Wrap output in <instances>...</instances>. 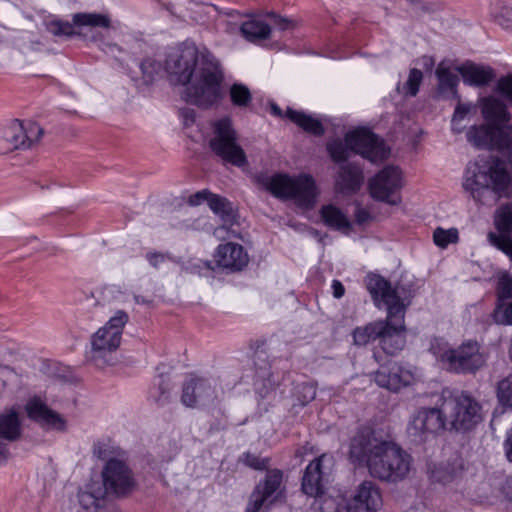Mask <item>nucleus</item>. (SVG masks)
I'll return each instance as SVG.
<instances>
[{
  "label": "nucleus",
  "mask_w": 512,
  "mask_h": 512,
  "mask_svg": "<svg viewBox=\"0 0 512 512\" xmlns=\"http://www.w3.org/2000/svg\"><path fill=\"white\" fill-rule=\"evenodd\" d=\"M97 486H100V481H92L85 490L79 491L78 501L83 509L100 511L105 508L109 497L106 493H98Z\"/></svg>",
  "instance_id": "28"
},
{
  "label": "nucleus",
  "mask_w": 512,
  "mask_h": 512,
  "mask_svg": "<svg viewBox=\"0 0 512 512\" xmlns=\"http://www.w3.org/2000/svg\"><path fill=\"white\" fill-rule=\"evenodd\" d=\"M327 151L336 163L345 162L351 152L360 154L373 163L384 161L390 154L382 139L363 128L347 133L345 142L338 139L328 142Z\"/></svg>",
  "instance_id": "5"
},
{
  "label": "nucleus",
  "mask_w": 512,
  "mask_h": 512,
  "mask_svg": "<svg viewBox=\"0 0 512 512\" xmlns=\"http://www.w3.org/2000/svg\"><path fill=\"white\" fill-rule=\"evenodd\" d=\"M320 215L325 225L332 229L349 230L351 227L348 218L334 205L323 206Z\"/></svg>",
  "instance_id": "31"
},
{
  "label": "nucleus",
  "mask_w": 512,
  "mask_h": 512,
  "mask_svg": "<svg viewBox=\"0 0 512 512\" xmlns=\"http://www.w3.org/2000/svg\"><path fill=\"white\" fill-rule=\"evenodd\" d=\"M268 189L281 199L292 200L298 207L312 208L319 194L315 180L308 174L291 177L278 174L271 178Z\"/></svg>",
  "instance_id": "9"
},
{
  "label": "nucleus",
  "mask_w": 512,
  "mask_h": 512,
  "mask_svg": "<svg viewBox=\"0 0 512 512\" xmlns=\"http://www.w3.org/2000/svg\"><path fill=\"white\" fill-rule=\"evenodd\" d=\"M230 99L235 106L245 107L252 100V94L250 90L243 84L235 83L231 86Z\"/></svg>",
  "instance_id": "39"
},
{
  "label": "nucleus",
  "mask_w": 512,
  "mask_h": 512,
  "mask_svg": "<svg viewBox=\"0 0 512 512\" xmlns=\"http://www.w3.org/2000/svg\"><path fill=\"white\" fill-rule=\"evenodd\" d=\"M495 21L503 28L512 30V7L502 5L494 14Z\"/></svg>",
  "instance_id": "47"
},
{
  "label": "nucleus",
  "mask_w": 512,
  "mask_h": 512,
  "mask_svg": "<svg viewBox=\"0 0 512 512\" xmlns=\"http://www.w3.org/2000/svg\"><path fill=\"white\" fill-rule=\"evenodd\" d=\"M348 457L351 463L366 466L372 477L389 483L406 479L413 462L400 445L370 427L360 428L350 439Z\"/></svg>",
  "instance_id": "2"
},
{
  "label": "nucleus",
  "mask_w": 512,
  "mask_h": 512,
  "mask_svg": "<svg viewBox=\"0 0 512 512\" xmlns=\"http://www.w3.org/2000/svg\"><path fill=\"white\" fill-rule=\"evenodd\" d=\"M312 450V447H309L308 444L301 447L300 449L296 450L295 452V455L297 457H302L304 455V453H306L307 451H311Z\"/></svg>",
  "instance_id": "61"
},
{
  "label": "nucleus",
  "mask_w": 512,
  "mask_h": 512,
  "mask_svg": "<svg viewBox=\"0 0 512 512\" xmlns=\"http://www.w3.org/2000/svg\"><path fill=\"white\" fill-rule=\"evenodd\" d=\"M165 70L172 84L187 85L184 98L190 104L208 109L222 97L223 70L207 50L183 43L168 54Z\"/></svg>",
  "instance_id": "1"
},
{
  "label": "nucleus",
  "mask_w": 512,
  "mask_h": 512,
  "mask_svg": "<svg viewBox=\"0 0 512 512\" xmlns=\"http://www.w3.org/2000/svg\"><path fill=\"white\" fill-rule=\"evenodd\" d=\"M369 218V213L365 210H359L356 214V220L358 223H364Z\"/></svg>",
  "instance_id": "59"
},
{
  "label": "nucleus",
  "mask_w": 512,
  "mask_h": 512,
  "mask_svg": "<svg viewBox=\"0 0 512 512\" xmlns=\"http://www.w3.org/2000/svg\"><path fill=\"white\" fill-rule=\"evenodd\" d=\"M456 477V470L449 469L448 466L440 465L431 471V478L433 481L439 483H449Z\"/></svg>",
  "instance_id": "44"
},
{
  "label": "nucleus",
  "mask_w": 512,
  "mask_h": 512,
  "mask_svg": "<svg viewBox=\"0 0 512 512\" xmlns=\"http://www.w3.org/2000/svg\"><path fill=\"white\" fill-rule=\"evenodd\" d=\"M171 384L168 378L160 376L156 393H152L151 397L154 398L155 402L159 405H165L170 399Z\"/></svg>",
  "instance_id": "42"
},
{
  "label": "nucleus",
  "mask_w": 512,
  "mask_h": 512,
  "mask_svg": "<svg viewBox=\"0 0 512 512\" xmlns=\"http://www.w3.org/2000/svg\"><path fill=\"white\" fill-rule=\"evenodd\" d=\"M46 30L56 37H72L76 35L74 24L68 21L53 19L45 22Z\"/></svg>",
  "instance_id": "37"
},
{
  "label": "nucleus",
  "mask_w": 512,
  "mask_h": 512,
  "mask_svg": "<svg viewBox=\"0 0 512 512\" xmlns=\"http://www.w3.org/2000/svg\"><path fill=\"white\" fill-rule=\"evenodd\" d=\"M435 74L438 78L439 90L442 92L449 91L454 96H457V85L459 82L458 76L452 73L444 62H441L438 65Z\"/></svg>",
  "instance_id": "34"
},
{
  "label": "nucleus",
  "mask_w": 512,
  "mask_h": 512,
  "mask_svg": "<svg viewBox=\"0 0 512 512\" xmlns=\"http://www.w3.org/2000/svg\"><path fill=\"white\" fill-rule=\"evenodd\" d=\"M209 148L223 164L238 168L248 164L246 153L238 141V133L229 117L211 123Z\"/></svg>",
  "instance_id": "7"
},
{
  "label": "nucleus",
  "mask_w": 512,
  "mask_h": 512,
  "mask_svg": "<svg viewBox=\"0 0 512 512\" xmlns=\"http://www.w3.org/2000/svg\"><path fill=\"white\" fill-rule=\"evenodd\" d=\"M412 380V373L396 362L383 365L374 373L375 383L392 392H398L407 387Z\"/></svg>",
  "instance_id": "17"
},
{
  "label": "nucleus",
  "mask_w": 512,
  "mask_h": 512,
  "mask_svg": "<svg viewBox=\"0 0 512 512\" xmlns=\"http://www.w3.org/2000/svg\"><path fill=\"white\" fill-rule=\"evenodd\" d=\"M22 427L19 413L14 409L0 413V438L9 442L21 437Z\"/></svg>",
  "instance_id": "27"
},
{
  "label": "nucleus",
  "mask_w": 512,
  "mask_h": 512,
  "mask_svg": "<svg viewBox=\"0 0 512 512\" xmlns=\"http://www.w3.org/2000/svg\"><path fill=\"white\" fill-rule=\"evenodd\" d=\"M93 454L106 462L112 458H118V453L109 442H97L93 447Z\"/></svg>",
  "instance_id": "43"
},
{
  "label": "nucleus",
  "mask_w": 512,
  "mask_h": 512,
  "mask_svg": "<svg viewBox=\"0 0 512 512\" xmlns=\"http://www.w3.org/2000/svg\"><path fill=\"white\" fill-rule=\"evenodd\" d=\"M214 257L217 266L229 272L242 271L249 262V257L243 247L233 242L219 245Z\"/></svg>",
  "instance_id": "18"
},
{
  "label": "nucleus",
  "mask_w": 512,
  "mask_h": 512,
  "mask_svg": "<svg viewBox=\"0 0 512 512\" xmlns=\"http://www.w3.org/2000/svg\"><path fill=\"white\" fill-rule=\"evenodd\" d=\"M506 164L499 158H491L484 165L473 164L467 169L464 189L474 200L486 203L488 199L496 201L509 184Z\"/></svg>",
  "instance_id": "4"
},
{
  "label": "nucleus",
  "mask_w": 512,
  "mask_h": 512,
  "mask_svg": "<svg viewBox=\"0 0 512 512\" xmlns=\"http://www.w3.org/2000/svg\"><path fill=\"white\" fill-rule=\"evenodd\" d=\"M73 24L76 26H91L109 28L110 19L107 15L97 13H76L73 15Z\"/></svg>",
  "instance_id": "35"
},
{
  "label": "nucleus",
  "mask_w": 512,
  "mask_h": 512,
  "mask_svg": "<svg viewBox=\"0 0 512 512\" xmlns=\"http://www.w3.org/2000/svg\"><path fill=\"white\" fill-rule=\"evenodd\" d=\"M128 319V314L119 310L92 336L88 358L94 365L103 368L114 362V353L120 346L123 328Z\"/></svg>",
  "instance_id": "6"
},
{
  "label": "nucleus",
  "mask_w": 512,
  "mask_h": 512,
  "mask_svg": "<svg viewBox=\"0 0 512 512\" xmlns=\"http://www.w3.org/2000/svg\"><path fill=\"white\" fill-rule=\"evenodd\" d=\"M471 109H472L471 105L458 104L455 109V112L453 114V117H452L453 122L454 123H458V121L464 122L465 118L468 116Z\"/></svg>",
  "instance_id": "52"
},
{
  "label": "nucleus",
  "mask_w": 512,
  "mask_h": 512,
  "mask_svg": "<svg viewBox=\"0 0 512 512\" xmlns=\"http://www.w3.org/2000/svg\"><path fill=\"white\" fill-rule=\"evenodd\" d=\"M465 127H466V124L461 121H458V123H454L452 121V130L454 133H457V134L461 133L465 129Z\"/></svg>",
  "instance_id": "60"
},
{
  "label": "nucleus",
  "mask_w": 512,
  "mask_h": 512,
  "mask_svg": "<svg viewBox=\"0 0 512 512\" xmlns=\"http://www.w3.org/2000/svg\"><path fill=\"white\" fill-rule=\"evenodd\" d=\"M308 233L314 238H318L319 240L321 239L319 232L314 228H309Z\"/></svg>",
  "instance_id": "64"
},
{
  "label": "nucleus",
  "mask_w": 512,
  "mask_h": 512,
  "mask_svg": "<svg viewBox=\"0 0 512 512\" xmlns=\"http://www.w3.org/2000/svg\"><path fill=\"white\" fill-rule=\"evenodd\" d=\"M494 226L498 233H488L489 243L512 261V203L502 205L495 211Z\"/></svg>",
  "instance_id": "16"
},
{
  "label": "nucleus",
  "mask_w": 512,
  "mask_h": 512,
  "mask_svg": "<svg viewBox=\"0 0 512 512\" xmlns=\"http://www.w3.org/2000/svg\"><path fill=\"white\" fill-rule=\"evenodd\" d=\"M364 180L361 168L352 163L340 165L339 172L335 180V187L342 193L356 192Z\"/></svg>",
  "instance_id": "23"
},
{
  "label": "nucleus",
  "mask_w": 512,
  "mask_h": 512,
  "mask_svg": "<svg viewBox=\"0 0 512 512\" xmlns=\"http://www.w3.org/2000/svg\"><path fill=\"white\" fill-rule=\"evenodd\" d=\"M465 83L474 86L487 85L495 78L492 68L476 65L474 63H465L457 68Z\"/></svg>",
  "instance_id": "25"
},
{
  "label": "nucleus",
  "mask_w": 512,
  "mask_h": 512,
  "mask_svg": "<svg viewBox=\"0 0 512 512\" xmlns=\"http://www.w3.org/2000/svg\"><path fill=\"white\" fill-rule=\"evenodd\" d=\"M458 240L459 233L456 228L443 229L437 227L433 232V241L440 248H446L449 244L457 243Z\"/></svg>",
  "instance_id": "38"
},
{
  "label": "nucleus",
  "mask_w": 512,
  "mask_h": 512,
  "mask_svg": "<svg viewBox=\"0 0 512 512\" xmlns=\"http://www.w3.org/2000/svg\"><path fill=\"white\" fill-rule=\"evenodd\" d=\"M333 296L340 299L345 294V288L339 280H333L332 282Z\"/></svg>",
  "instance_id": "54"
},
{
  "label": "nucleus",
  "mask_w": 512,
  "mask_h": 512,
  "mask_svg": "<svg viewBox=\"0 0 512 512\" xmlns=\"http://www.w3.org/2000/svg\"><path fill=\"white\" fill-rule=\"evenodd\" d=\"M101 478L100 486H97L98 493H106L112 499L127 498L137 487L133 470L120 458H112L105 463Z\"/></svg>",
  "instance_id": "10"
},
{
  "label": "nucleus",
  "mask_w": 512,
  "mask_h": 512,
  "mask_svg": "<svg viewBox=\"0 0 512 512\" xmlns=\"http://www.w3.org/2000/svg\"><path fill=\"white\" fill-rule=\"evenodd\" d=\"M44 134V130L35 122H30L26 127H24V132L21 134L23 137H26L27 147L30 148L31 145L38 141L42 135Z\"/></svg>",
  "instance_id": "46"
},
{
  "label": "nucleus",
  "mask_w": 512,
  "mask_h": 512,
  "mask_svg": "<svg viewBox=\"0 0 512 512\" xmlns=\"http://www.w3.org/2000/svg\"><path fill=\"white\" fill-rule=\"evenodd\" d=\"M442 412L449 429L457 432L470 431L483 420L481 404L465 391L443 397Z\"/></svg>",
  "instance_id": "8"
},
{
  "label": "nucleus",
  "mask_w": 512,
  "mask_h": 512,
  "mask_svg": "<svg viewBox=\"0 0 512 512\" xmlns=\"http://www.w3.org/2000/svg\"><path fill=\"white\" fill-rule=\"evenodd\" d=\"M381 505V494L371 481L362 482L347 504V512H375Z\"/></svg>",
  "instance_id": "19"
},
{
  "label": "nucleus",
  "mask_w": 512,
  "mask_h": 512,
  "mask_svg": "<svg viewBox=\"0 0 512 512\" xmlns=\"http://www.w3.org/2000/svg\"><path fill=\"white\" fill-rule=\"evenodd\" d=\"M325 457V454L316 457L305 469L301 487L302 491L310 497H317L324 493L322 462Z\"/></svg>",
  "instance_id": "22"
},
{
  "label": "nucleus",
  "mask_w": 512,
  "mask_h": 512,
  "mask_svg": "<svg viewBox=\"0 0 512 512\" xmlns=\"http://www.w3.org/2000/svg\"><path fill=\"white\" fill-rule=\"evenodd\" d=\"M366 287L376 306L383 302L387 307V318L382 320L383 331L379 334V344L388 355H395L405 346V305L398 295L397 288L383 277L367 276Z\"/></svg>",
  "instance_id": "3"
},
{
  "label": "nucleus",
  "mask_w": 512,
  "mask_h": 512,
  "mask_svg": "<svg viewBox=\"0 0 512 512\" xmlns=\"http://www.w3.org/2000/svg\"><path fill=\"white\" fill-rule=\"evenodd\" d=\"M9 457L10 452L7 444L0 442V463L7 461Z\"/></svg>",
  "instance_id": "56"
},
{
  "label": "nucleus",
  "mask_w": 512,
  "mask_h": 512,
  "mask_svg": "<svg viewBox=\"0 0 512 512\" xmlns=\"http://www.w3.org/2000/svg\"><path fill=\"white\" fill-rule=\"evenodd\" d=\"M134 299H135L136 303H138V304H149L150 303V300H147L146 298H144L143 296H140V295H135Z\"/></svg>",
  "instance_id": "63"
},
{
  "label": "nucleus",
  "mask_w": 512,
  "mask_h": 512,
  "mask_svg": "<svg viewBox=\"0 0 512 512\" xmlns=\"http://www.w3.org/2000/svg\"><path fill=\"white\" fill-rule=\"evenodd\" d=\"M481 111L485 120L495 127H500L501 124L508 122L510 119L505 104L494 97L481 100Z\"/></svg>",
  "instance_id": "26"
},
{
  "label": "nucleus",
  "mask_w": 512,
  "mask_h": 512,
  "mask_svg": "<svg viewBox=\"0 0 512 512\" xmlns=\"http://www.w3.org/2000/svg\"><path fill=\"white\" fill-rule=\"evenodd\" d=\"M259 17L260 14L258 13V46H263L260 44V41L267 39L273 28L285 30L289 25V21L287 19L282 18L273 12L268 13L265 20H260Z\"/></svg>",
  "instance_id": "32"
},
{
  "label": "nucleus",
  "mask_w": 512,
  "mask_h": 512,
  "mask_svg": "<svg viewBox=\"0 0 512 512\" xmlns=\"http://www.w3.org/2000/svg\"><path fill=\"white\" fill-rule=\"evenodd\" d=\"M383 329L382 320L370 322L365 326L356 327L352 331L353 344L356 346H366L371 341L378 339V336Z\"/></svg>",
  "instance_id": "30"
},
{
  "label": "nucleus",
  "mask_w": 512,
  "mask_h": 512,
  "mask_svg": "<svg viewBox=\"0 0 512 512\" xmlns=\"http://www.w3.org/2000/svg\"><path fill=\"white\" fill-rule=\"evenodd\" d=\"M255 494L256 489H254V491L251 493L246 512H256V500L253 499Z\"/></svg>",
  "instance_id": "57"
},
{
  "label": "nucleus",
  "mask_w": 512,
  "mask_h": 512,
  "mask_svg": "<svg viewBox=\"0 0 512 512\" xmlns=\"http://www.w3.org/2000/svg\"><path fill=\"white\" fill-rule=\"evenodd\" d=\"M24 132V126L18 120H15L6 132L5 141L11 144V147L0 146L1 153H7L13 149H27L26 137L21 134Z\"/></svg>",
  "instance_id": "33"
},
{
  "label": "nucleus",
  "mask_w": 512,
  "mask_h": 512,
  "mask_svg": "<svg viewBox=\"0 0 512 512\" xmlns=\"http://www.w3.org/2000/svg\"><path fill=\"white\" fill-rule=\"evenodd\" d=\"M439 359L448 371L457 374H474L487 362V354L475 340H467L456 348L445 350Z\"/></svg>",
  "instance_id": "11"
},
{
  "label": "nucleus",
  "mask_w": 512,
  "mask_h": 512,
  "mask_svg": "<svg viewBox=\"0 0 512 512\" xmlns=\"http://www.w3.org/2000/svg\"><path fill=\"white\" fill-rule=\"evenodd\" d=\"M505 453L507 459L512 462V428L511 431L508 433L507 438L504 443Z\"/></svg>",
  "instance_id": "55"
},
{
  "label": "nucleus",
  "mask_w": 512,
  "mask_h": 512,
  "mask_svg": "<svg viewBox=\"0 0 512 512\" xmlns=\"http://www.w3.org/2000/svg\"><path fill=\"white\" fill-rule=\"evenodd\" d=\"M212 192H210L209 190L207 189H204V190H201V191H198L192 195H190L187 199V203L190 205V206H198L200 204H202L203 202H209V199L210 197L212 196Z\"/></svg>",
  "instance_id": "49"
},
{
  "label": "nucleus",
  "mask_w": 512,
  "mask_h": 512,
  "mask_svg": "<svg viewBox=\"0 0 512 512\" xmlns=\"http://www.w3.org/2000/svg\"><path fill=\"white\" fill-rule=\"evenodd\" d=\"M403 187L402 172L397 166H386L368 182L369 192L372 198L397 205L401 202L394 194Z\"/></svg>",
  "instance_id": "13"
},
{
  "label": "nucleus",
  "mask_w": 512,
  "mask_h": 512,
  "mask_svg": "<svg viewBox=\"0 0 512 512\" xmlns=\"http://www.w3.org/2000/svg\"><path fill=\"white\" fill-rule=\"evenodd\" d=\"M146 259L152 267L158 268L167 259H170V257L167 253L150 251L146 254Z\"/></svg>",
  "instance_id": "50"
},
{
  "label": "nucleus",
  "mask_w": 512,
  "mask_h": 512,
  "mask_svg": "<svg viewBox=\"0 0 512 512\" xmlns=\"http://www.w3.org/2000/svg\"><path fill=\"white\" fill-rule=\"evenodd\" d=\"M241 35L249 42H256V21L251 19L249 21L242 22L239 26H235Z\"/></svg>",
  "instance_id": "48"
},
{
  "label": "nucleus",
  "mask_w": 512,
  "mask_h": 512,
  "mask_svg": "<svg viewBox=\"0 0 512 512\" xmlns=\"http://www.w3.org/2000/svg\"><path fill=\"white\" fill-rule=\"evenodd\" d=\"M512 162V126H503L498 129L496 148Z\"/></svg>",
  "instance_id": "36"
},
{
  "label": "nucleus",
  "mask_w": 512,
  "mask_h": 512,
  "mask_svg": "<svg viewBox=\"0 0 512 512\" xmlns=\"http://www.w3.org/2000/svg\"><path fill=\"white\" fill-rule=\"evenodd\" d=\"M445 429H447V422L445 414L442 412V403L438 407L418 409L407 428L411 436L420 439L427 434H435Z\"/></svg>",
  "instance_id": "14"
},
{
  "label": "nucleus",
  "mask_w": 512,
  "mask_h": 512,
  "mask_svg": "<svg viewBox=\"0 0 512 512\" xmlns=\"http://www.w3.org/2000/svg\"><path fill=\"white\" fill-rule=\"evenodd\" d=\"M499 309L501 310L500 322L512 325V303L502 304Z\"/></svg>",
  "instance_id": "53"
},
{
  "label": "nucleus",
  "mask_w": 512,
  "mask_h": 512,
  "mask_svg": "<svg viewBox=\"0 0 512 512\" xmlns=\"http://www.w3.org/2000/svg\"><path fill=\"white\" fill-rule=\"evenodd\" d=\"M215 385L204 378H191L183 383L181 403L189 408L213 404L217 399Z\"/></svg>",
  "instance_id": "15"
},
{
  "label": "nucleus",
  "mask_w": 512,
  "mask_h": 512,
  "mask_svg": "<svg viewBox=\"0 0 512 512\" xmlns=\"http://www.w3.org/2000/svg\"><path fill=\"white\" fill-rule=\"evenodd\" d=\"M499 127L491 124L474 125L469 128L466 137L469 143L479 149H495Z\"/></svg>",
  "instance_id": "24"
},
{
  "label": "nucleus",
  "mask_w": 512,
  "mask_h": 512,
  "mask_svg": "<svg viewBox=\"0 0 512 512\" xmlns=\"http://www.w3.org/2000/svg\"><path fill=\"white\" fill-rule=\"evenodd\" d=\"M497 294L500 300L512 298V277L508 273L499 276Z\"/></svg>",
  "instance_id": "45"
},
{
  "label": "nucleus",
  "mask_w": 512,
  "mask_h": 512,
  "mask_svg": "<svg viewBox=\"0 0 512 512\" xmlns=\"http://www.w3.org/2000/svg\"><path fill=\"white\" fill-rule=\"evenodd\" d=\"M27 415L33 421L48 429L65 431L66 420L56 411L50 409L40 399H32L26 405Z\"/></svg>",
  "instance_id": "20"
},
{
  "label": "nucleus",
  "mask_w": 512,
  "mask_h": 512,
  "mask_svg": "<svg viewBox=\"0 0 512 512\" xmlns=\"http://www.w3.org/2000/svg\"><path fill=\"white\" fill-rule=\"evenodd\" d=\"M268 466L269 459L258 460V472L264 471L258 484V512L285 500L283 472L279 469H268Z\"/></svg>",
  "instance_id": "12"
},
{
  "label": "nucleus",
  "mask_w": 512,
  "mask_h": 512,
  "mask_svg": "<svg viewBox=\"0 0 512 512\" xmlns=\"http://www.w3.org/2000/svg\"><path fill=\"white\" fill-rule=\"evenodd\" d=\"M42 46H43V44H42L41 41L35 40V41H30V44H29L28 48L31 49V50H37V49H39Z\"/></svg>",
  "instance_id": "62"
},
{
  "label": "nucleus",
  "mask_w": 512,
  "mask_h": 512,
  "mask_svg": "<svg viewBox=\"0 0 512 512\" xmlns=\"http://www.w3.org/2000/svg\"><path fill=\"white\" fill-rule=\"evenodd\" d=\"M286 116L305 132L311 133L315 136H320L324 133L322 123L310 115L288 108Z\"/></svg>",
  "instance_id": "29"
},
{
  "label": "nucleus",
  "mask_w": 512,
  "mask_h": 512,
  "mask_svg": "<svg viewBox=\"0 0 512 512\" xmlns=\"http://www.w3.org/2000/svg\"><path fill=\"white\" fill-rule=\"evenodd\" d=\"M244 462L249 467L256 469V457L254 455L249 454V453L246 454Z\"/></svg>",
  "instance_id": "58"
},
{
  "label": "nucleus",
  "mask_w": 512,
  "mask_h": 512,
  "mask_svg": "<svg viewBox=\"0 0 512 512\" xmlns=\"http://www.w3.org/2000/svg\"><path fill=\"white\" fill-rule=\"evenodd\" d=\"M423 79V73L416 68H413L409 72V76L405 84L403 85V92L408 96H416L419 91V86Z\"/></svg>",
  "instance_id": "41"
},
{
  "label": "nucleus",
  "mask_w": 512,
  "mask_h": 512,
  "mask_svg": "<svg viewBox=\"0 0 512 512\" xmlns=\"http://www.w3.org/2000/svg\"><path fill=\"white\" fill-rule=\"evenodd\" d=\"M498 90L512 102V75L498 81Z\"/></svg>",
  "instance_id": "51"
},
{
  "label": "nucleus",
  "mask_w": 512,
  "mask_h": 512,
  "mask_svg": "<svg viewBox=\"0 0 512 512\" xmlns=\"http://www.w3.org/2000/svg\"><path fill=\"white\" fill-rule=\"evenodd\" d=\"M208 206L220 217L223 224L214 229V235L218 239H225L230 233V227L235 223L236 213L232 203L225 197L212 194Z\"/></svg>",
  "instance_id": "21"
},
{
  "label": "nucleus",
  "mask_w": 512,
  "mask_h": 512,
  "mask_svg": "<svg viewBox=\"0 0 512 512\" xmlns=\"http://www.w3.org/2000/svg\"><path fill=\"white\" fill-rule=\"evenodd\" d=\"M139 68L142 73V79L145 84H150L155 76L161 71V64L154 59L147 58L141 61Z\"/></svg>",
  "instance_id": "40"
}]
</instances>
